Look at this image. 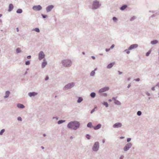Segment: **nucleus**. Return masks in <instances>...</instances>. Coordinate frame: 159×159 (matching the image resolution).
<instances>
[{
	"instance_id": "nucleus-23",
	"label": "nucleus",
	"mask_w": 159,
	"mask_h": 159,
	"mask_svg": "<svg viewBox=\"0 0 159 159\" xmlns=\"http://www.w3.org/2000/svg\"><path fill=\"white\" fill-rule=\"evenodd\" d=\"M157 42H158V41L157 40H154V41H151V43L152 44H155L157 43Z\"/></svg>"
},
{
	"instance_id": "nucleus-54",
	"label": "nucleus",
	"mask_w": 159,
	"mask_h": 159,
	"mask_svg": "<svg viewBox=\"0 0 159 159\" xmlns=\"http://www.w3.org/2000/svg\"><path fill=\"white\" fill-rule=\"evenodd\" d=\"M41 148L43 149H44V147H42Z\"/></svg>"
},
{
	"instance_id": "nucleus-30",
	"label": "nucleus",
	"mask_w": 159,
	"mask_h": 159,
	"mask_svg": "<svg viewBox=\"0 0 159 159\" xmlns=\"http://www.w3.org/2000/svg\"><path fill=\"white\" fill-rule=\"evenodd\" d=\"M83 100V99L82 98H79L78 99V101H77V102H81Z\"/></svg>"
},
{
	"instance_id": "nucleus-1",
	"label": "nucleus",
	"mask_w": 159,
	"mask_h": 159,
	"mask_svg": "<svg viewBox=\"0 0 159 159\" xmlns=\"http://www.w3.org/2000/svg\"><path fill=\"white\" fill-rule=\"evenodd\" d=\"M80 126L79 123L77 121H71L67 125L68 128H72L75 130L78 128Z\"/></svg>"
},
{
	"instance_id": "nucleus-39",
	"label": "nucleus",
	"mask_w": 159,
	"mask_h": 159,
	"mask_svg": "<svg viewBox=\"0 0 159 159\" xmlns=\"http://www.w3.org/2000/svg\"><path fill=\"white\" fill-rule=\"evenodd\" d=\"M135 19V17H133L131 18L130 19V20L131 21H132V20H134Z\"/></svg>"
},
{
	"instance_id": "nucleus-55",
	"label": "nucleus",
	"mask_w": 159,
	"mask_h": 159,
	"mask_svg": "<svg viewBox=\"0 0 159 159\" xmlns=\"http://www.w3.org/2000/svg\"><path fill=\"white\" fill-rule=\"evenodd\" d=\"M104 140H103V143H104Z\"/></svg>"
},
{
	"instance_id": "nucleus-27",
	"label": "nucleus",
	"mask_w": 159,
	"mask_h": 159,
	"mask_svg": "<svg viewBox=\"0 0 159 159\" xmlns=\"http://www.w3.org/2000/svg\"><path fill=\"white\" fill-rule=\"evenodd\" d=\"M16 51L17 53H18L20 52H21V51L19 48H18L16 49Z\"/></svg>"
},
{
	"instance_id": "nucleus-5",
	"label": "nucleus",
	"mask_w": 159,
	"mask_h": 159,
	"mask_svg": "<svg viewBox=\"0 0 159 159\" xmlns=\"http://www.w3.org/2000/svg\"><path fill=\"white\" fill-rule=\"evenodd\" d=\"M74 86V84L73 83H71V84H69L66 85L64 87V90H67L69 89H70L72 87Z\"/></svg>"
},
{
	"instance_id": "nucleus-25",
	"label": "nucleus",
	"mask_w": 159,
	"mask_h": 159,
	"mask_svg": "<svg viewBox=\"0 0 159 159\" xmlns=\"http://www.w3.org/2000/svg\"><path fill=\"white\" fill-rule=\"evenodd\" d=\"M92 98H94L95 96V93H92L90 94Z\"/></svg>"
},
{
	"instance_id": "nucleus-48",
	"label": "nucleus",
	"mask_w": 159,
	"mask_h": 159,
	"mask_svg": "<svg viewBox=\"0 0 159 159\" xmlns=\"http://www.w3.org/2000/svg\"><path fill=\"white\" fill-rule=\"evenodd\" d=\"M16 30H17V32H18V31H19V29H18V28H16Z\"/></svg>"
},
{
	"instance_id": "nucleus-9",
	"label": "nucleus",
	"mask_w": 159,
	"mask_h": 159,
	"mask_svg": "<svg viewBox=\"0 0 159 159\" xmlns=\"http://www.w3.org/2000/svg\"><path fill=\"white\" fill-rule=\"evenodd\" d=\"M131 146V143H129L127 144L124 147V150L125 151H126L128 150Z\"/></svg>"
},
{
	"instance_id": "nucleus-45",
	"label": "nucleus",
	"mask_w": 159,
	"mask_h": 159,
	"mask_svg": "<svg viewBox=\"0 0 159 159\" xmlns=\"http://www.w3.org/2000/svg\"><path fill=\"white\" fill-rule=\"evenodd\" d=\"M30 58H31V56H28L27 57V58L28 59Z\"/></svg>"
},
{
	"instance_id": "nucleus-35",
	"label": "nucleus",
	"mask_w": 159,
	"mask_h": 159,
	"mask_svg": "<svg viewBox=\"0 0 159 159\" xmlns=\"http://www.w3.org/2000/svg\"><path fill=\"white\" fill-rule=\"evenodd\" d=\"M25 64L26 65H29L30 64V62L29 61H28L26 62Z\"/></svg>"
},
{
	"instance_id": "nucleus-59",
	"label": "nucleus",
	"mask_w": 159,
	"mask_h": 159,
	"mask_svg": "<svg viewBox=\"0 0 159 159\" xmlns=\"http://www.w3.org/2000/svg\"><path fill=\"white\" fill-rule=\"evenodd\" d=\"M70 138H72V137H70Z\"/></svg>"
},
{
	"instance_id": "nucleus-32",
	"label": "nucleus",
	"mask_w": 159,
	"mask_h": 159,
	"mask_svg": "<svg viewBox=\"0 0 159 159\" xmlns=\"http://www.w3.org/2000/svg\"><path fill=\"white\" fill-rule=\"evenodd\" d=\"M103 104L105 105L106 107H108V105L107 103V102H104Z\"/></svg>"
},
{
	"instance_id": "nucleus-40",
	"label": "nucleus",
	"mask_w": 159,
	"mask_h": 159,
	"mask_svg": "<svg viewBox=\"0 0 159 159\" xmlns=\"http://www.w3.org/2000/svg\"><path fill=\"white\" fill-rule=\"evenodd\" d=\"M130 140H131V139L130 138H128L127 139V142H129L130 141Z\"/></svg>"
},
{
	"instance_id": "nucleus-37",
	"label": "nucleus",
	"mask_w": 159,
	"mask_h": 159,
	"mask_svg": "<svg viewBox=\"0 0 159 159\" xmlns=\"http://www.w3.org/2000/svg\"><path fill=\"white\" fill-rule=\"evenodd\" d=\"M86 137L88 139H90V136L88 134L87 135Z\"/></svg>"
},
{
	"instance_id": "nucleus-16",
	"label": "nucleus",
	"mask_w": 159,
	"mask_h": 159,
	"mask_svg": "<svg viewBox=\"0 0 159 159\" xmlns=\"http://www.w3.org/2000/svg\"><path fill=\"white\" fill-rule=\"evenodd\" d=\"M13 6L12 4H11L9 5V8L8 9V11H11L13 9Z\"/></svg>"
},
{
	"instance_id": "nucleus-36",
	"label": "nucleus",
	"mask_w": 159,
	"mask_h": 159,
	"mask_svg": "<svg viewBox=\"0 0 159 159\" xmlns=\"http://www.w3.org/2000/svg\"><path fill=\"white\" fill-rule=\"evenodd\" d=\"M17 119L19 121H21L22 120V118L20 117H18Z\"/></svg>"
},
{
	"instance_id": "nucleus-28",
	"label": "nucleus",
	"mask_w": 159,
	"mask_h": 159,
	"mask_svg": "<svg viewBox=\"0 0 159 159\" xmlns=\"http://www.w3.org/2000/svg\"><path fill=\"white\" fill-rule=\"evenodd\" d=\"M34 30L36 32H39V31H40V30H39V29L38 28H35Z\"/></svg>"
},
{
	"instance_id": "nucleus-29",
	"label": "nucleus",
	"mask_w": 159,
	"mask_h": 159,
	"mask_svg": "<svg viewBox=\"0 0 159 159\" xmlns=\"http://www.w3.org/2000/svg\"><path fill=\"white\" fill-rule=\"evenodd\" d=\"M5 130L4 129H2L0 132V135H2L3 133L5 132Z\"/></svg>"
},
{
	"instance_id": "nucleus-58",
	"label": "nucleus",
	"mask_w": 159,
	"mask_h": 159,
	"mask_svg": "<svg viewBox=\"0 0 159 159\" xmlns=\"http://www.w3.org/2000/svg\"><path fill=\"white\" fill-rule=\"evenodd\" d=\"M44 136H45V134H44Z\"/></svg>"
},
{
	"instance_id": "nucleus-8",
	"label": "nucleus",
	"mask_w": 159,
	"mask_h": 159,
	"mask_svg": "<svg viewBox=\"0 0 159 159\" xmlns=\"http://www.w3.org/2000/svg\"><path fill=\"white\" fill-rule=\"evenodd\" d=\"M44 54L43 52L41 51L40 52L39 55V60H41L44 57Z\"/></svg>"
},
{
	"instance_id": "nucleus-53",
	"label": "nucleus",
	"mask_w": 159,
	"mask_h": 159,
	"mask_svg": "<svg viewBox=\"0 0 159 159\" xmlns=\"http://www.w3.org/2000/svg\"><path fill=\"white\" fill-rule=\"evenodd\" d=\"M2 16V14H0V17H1Z\"/></svg>"
},
{
	"instance_id": "nucleus-21",
	"label": "nucleus",
	"mask_w": 159,
	"mask_h": 159,
	"mask_svg": "<svg viewBox=\"0 0 159 159\" xmlns=\"http://www.w3.org/2000/svg\"><path fill=\"white\" fill-rule=\"evenodd\" d=\"M127 7V6L126 5H124L121 7L120 8V9L121 10H123L125 9Z\"/></svg>"
},
{
	"instance_id": "nucleus-19",
	"label": "nucleus",
	"mask_w": 159,
	"mask_h": 159,
	"mask_svg": "<svg viewBox=\"0 0 159 159\" xmlns=\"http://www.w3.org/2000/svg\"><path fill=\"white\" fill-rule=\"evenodd\" d=\"M9 94H10V92L9 91H6V93H5V96H4V98H7L9 96Z\"/></svg>"
},
{
	"instance_id": "nucleus-47",
	"label": "nucleus",
	"mask_w": 159,
	"mask_h": 159,
	"mask_svg": "<svg viewBox=\"0 0 159 159\" xmlns=\"http://www.w3.org/2000/svg\"><path fill=\"white\" fill-rule=\"evenodd\" d=\"M94 109H93V110H92L91 111V113H92L93 112V111H94Z\"/></svg>"
},
{
	"instance_id": "nucleus-24",
	"label": "nucleus",
	"mask_w": 159,
	"mask_h": 159,
	"mask_svg": "<svg viewBox=\"0 0 159 159\" xmlns=\"http://www.w3.org/2000/svg\"><path fill=\"white\" fill-rule=\"evenodd\" d=\"M87 126L89 127H92V123L91 122H89V123H88V124H87Z\"/></svg>"
},
{
	"instance_id": "nucleus-52",
	"label": "nucleus",
	"mask_w": 159,
	"mask_h": 159,
	"mask_svg": "<svg viewBox=\"0 0 159 159\" xmlns=\"http://www.w3.org/2000/svg\"><path fill=\"white\" fill-rule=\"evenodd\" d=\"M109 102H111L112 101L111 100V99H109Z\"/></svg>"
},
{
	"instance_id": "nucleus-33",
	"label": "nucleus",
	"mask_w": 159,
	"mask_h": 159,
	"mask_svg": "<svg viewBox=\"0 0 159 159\" xmlns=\"http://www.w3.org/2000/svg\"><path fill=\"white\" fill-rule=\"evenodd\" d=\"M151 51H149L146 54V56H148L149 54L151 53Z\"/></svg>"
},
{
	"instance_id": "nucleus-26",
	"label": "nucleus",
	"mask_w": 159,
	"mask_h": 159,
	"mask_svg": "<svg viewBox=\"0 0 159 159\" xmlns=\"http://www.w3.org/2000/svg\"><path fill=\"white\" fill-rule=\"evenodd\" d=\"M64 122H65V120H60L58 121L57 123L58 124H60Z\"/></svg>"
},
{
	"instance_id": "nucleus-44",
	"label": "nucleus",
	"mask_w": 159,
	"mask_h": 159,
	"mask_svg": "<svg viewBox=\"0 0 159 159\" xmlns=\"http://www.w3.org/2000/svg\"><path fill=\"white\" fill-rule=\"evenodd\" d=\"M48 76H47L45 79V80H48Z\"/></svg>"
},
{
	"instance_id": "nucleus-12",
	"label": "nucleus",
	"mask_w": 159,
	"mask_h": 159,
	"mask_svg": "<svg viewBox=\"0 0 159 159\" xmlns=\"http://www.w3.org/2000/svg\"><path fill=\"white\" fill-rule=\"evenodd\" d=\"M53 7V6L52 5H51L48 6L46 8V10L47 12L50 11L52 8Z\"/></svg>"
},
{
	"instance_id": "nucleus-14",
	"label": "nucleus",
	"mask_w": 159,
	"mask_h": 159,
	"mask_svg": "<svg viewBox=\"0 0 159 159\" xmlns=\"http://www.w3.org/2000/svg\"><path fill=\"white\" fill-rule=\"evenodd\" d=\"M37 94V93L35 92L30 93L28 95L30 97L34 96Z\"/></svg>"
},
{
	"instance_id": "nucleus-50",
	"label": "nucleus",
	"mask_w": 159,
	"mask_h": 159,
	"mask_svg": "<svg viewBox=\"0 0 159 159\" xmlns=\"http://www.w3.org/2000/svg\"><path fill=\"white\" fill-rule=\"evenodd\" d=\"M92 58H93V59H94L95 58L94 57H92Z\"/></svg>"
},
{
	"instance_id": "nucleus-7",
	"label": "nucleus",
	"mask_w": 159,
	"mask_h": 159,
	"mask_svg": "<svg viewBox=\"0 0 159 159\" xmlns=\"http://www.w3.org/2000/svg\"><path fill=\"white\" fill-rule=\"evenodd\" d=\"M109 89V88L108 87H105L102 88L100 89L99 91V92L100 93H102L107 91Z\"/></svg>"
},
{
	"instance_id": "nucleus-13",
	"label": "nucleus",
	"mask_w": 159,
	"mask_h": 159,
	"mask_svg": "<svg viewBox=\"0 0 159 159\" xmlns=\"http://www.w3.org/2000/svg\"><path fill=\"white\" fill-rule=\"evenodd\" d=\"M101 125L100 124H98L97 126L93 127V128L95 130H97L101 128Z\"/></svg>"
},
{
	"instance_id": "nucleus-17",
	"label": "nucleus",
	"mask_w": 159,
	"mask_h": 159,
	"mask_svg": "<svg viewBox=\"0 0 159 159\" xmlns=\"http://www.w3.org/2000/svg\"><path fill=\"white\" fill-rule=\"evenodd\" d=\"M112 99L115 101V103L116 104H117V105H119L120 104V102L119 101L116 100V99L115 98H113Z\"/></svg>"
},
{
	"instance_id": "nucleus-31",
	"label": "nucleus",
	"mask_w": 159,
	"mask_h": 159,
	"mask_svg": "<svg viewBox=\"0 0 159 159\" xmlns=\"http://www.w3.org/2000/svg\"><path fill=\"white\" fill-rule=\"evenodd\" d=\"M95 73L94 71H92L90 73V75L91 76H93L94 75Z\"/></svg>"
},
{
	"instance_id": "nucleus-3",
	"label": "nucleus",
	"mask_w": 159,
	"mask_h": 159,
	"mask_svg": "<svg viewBox=\"0 0 159 159\" xmlns=\"http://www.w3.org/2000/svg\"><path fill=\"white\" fill-rule=\"evenodd\" d=\"M99 147V145L98 143L96 142L94 144L93 148V150L94 151H96L98 150Z\"/></svg>"
},
{
	"instance_id": "nucleus-20",
	"label": "nucleus",
	"mask_w": 159,
	"mask_h": 159,
	"mask_svg": "<svg viewBox=\"0 0 159 159\" xmlns=\"http://www.w3.org/2000/svg\"><path fill=\"white\" fill-rule=\"evenodd\" d=\"M47 64V63L46 61H44L42 63V68H44L46 65Z\"/></svg>"
},
{
	"instance_id": "nucleus-22",
	"label": "nucleus",
	"mask_w": 159,
	"mask_h": 159,
	"mask_svg": "<svg viewBox=\"0 0 159 159\" xmlns=\"http://www.w3.org/2000/svg\"><path fill=\"white\" fill-rule=\"evenodd\" d=\"M22 10L21 9H18L16 11L17 13H21L22 12Z\"/></svg>"
},
{
	"instance_id": "nucleus-56",
	"label": "nucleus",
	"mask_w": 159,
	"mask_h": 159,
	"mask_svg": "<svg viewBox=\"0 0 159 159\" xmlns=\"http://www.w3.org/2000/svg\"><path fill=\"white\" fill-rule=\"evenodd\" d=\"M119 74H121V73H120V71H119Z\"/></svg>"
},
{
	"instance_id": "nucleus-10",
	"label": "nucleus",
	"mask_w": 159,
	"mask_h": 159,
	"mask_svg": "<svg viewBox=\"0 0 159 159\" xmlns=\"http://www.w3.org/2000/svg\"><path fill=\"white\" fill-rule=\"evenodd\" d=\"M138 47L137 44H134L131 45L129 48V50H130L132 49Z\"/></svg>"
},
{
	"instance_id": "nucleus-51",
	"label": "nucleus",
	"mask_w": 159,
	"mask_h": 159,
	"mask_svg": "<svg viewBox=\"0 0 159 159\" xmlns=\"http://www.w3.org/2000/svg\"><path fill=\"white\" fill-rule=\"evenodd\" d=\"M124 138V137H120V139H122Z\"/></svg>"
},
{
	"instance_id": "nucleus-57",
	"label": "nucleus",
	"mask_w": 159,
	"mask_h": 159,
	"mask_svg": "<svg viewBox=\"0 0 159 159\" xmlns=\"http://www.w3.org/2000/svg\"><path fill=\"white\" fill-rule=\"evenodd\" d=\"M105 96H107V94H105Z\"/></svg>"
},
{
	"instance_id": "nucleus-4",
	"label": "nucleus",
	"mask_w": 159,
	"mask_h": 159,
	"mask_svg": "<svg viewBox=\"0 0 159 159\" xmlns=\"http://www.w3.org/2000/svg\"><path fill=\"white\" fill-rule=\"evenodd\" d=\"M99 6L100 4H99V2L97 1H94L93 4V8L94 9H97Z\"/></svg>"
},
{
	"instance_id": "nucleus-49",
	"label": "nucleus",
	"mask_w": 159,
	"mask_h": 159,
	"mask_svg": "<svg viewBox=\"0 0 159 159\" xmlns=\"http://www.w3.org/2000/svg\"><path fill=\"white\" fill-rule=\"evenodd\" d=\"M130 85L129 84V85H128V88H129L130 87Z\"/></svg>"
},
{
	"instance_id": "nucleus-2",
	"label": "nucleus",
	"mask_w": 159,
	"mask_h": 159,
	"mask_svg": "<svg viewBox=\"0 0 159 159\" xmlns=\"http://www.w3.org/2000/svg\"><path fill=\"white\" fill-rule=\"evenodd\" d=\"M62 64L64 66L67 67L70 66L71 62L70 60H64L62 61Z\"/></svg>"
},
{
	"instance_id": "nucleus-11",
	"label": "nucleus",
	"mask_w": 159,
	"mask_h": 159,
	"mask_svg": "<svg viewBox=\"0 0 159 159\" xmlns=\"http://www.w3.org/2000/svg\"><path fill=\"white\" fill-rule=\"evenodd\" d=\"M122 126V124L120 123H117L115 124L113 126L114 128L120 127Z\"/></svg>"
},
{
	"instance_id": "nucleus-34",
	"label": "nucleus",
	"mask_w": 159,
	"mask_h": 159,
	"mask_svg": "<svg viewBox=\"0 0 159 159\" xmlns=\"http://www.w3.org/2000/svg\"><path fill=\"white\" fill-rule=\"evenodd\" d=\"M141 114V111H139L137 112V115L139 116H140Z\"/></svg>"
},
{
	"instance_id": "nucleus-18",
	"label": "nucleus",
	"mask_w": 159,
	"mask_h": 159,
	"mask_svg": "<svg viewBox=\"0 0 159 159\" xmlns=\"http://www.w3.org/2000/svg\"><path fill=\"white\" fill-rule=\"evenodd\" d=\"M17 106L18 107L21 108H23L25 107L23 105L20 104H18L17 105Z\"/></svg>"
},
{
	"instance_id": "nucleus-43",
	"label": "nucleus",
	"mask_w": 159,
	"mask_h": 159,
	"mask_svg": "<svg viewBox=\"0 0 159 159\" xmlns=\"http://www.w3.org/2000/svg\"><path fill=\"white\" fill-rule=\"evenodd\" d=\"M42 16L43 18H45L47 16H45L43 15H42Z\"/></svg>"
},
{
	"instance_id": "nucleus-41",
	"label": "nucleus",
	"mask_w": 159,
	"mask_h": 159,
	"mask_svg": "<svg viewBox=\"0 0 159 159\" xmlns=\"http://www.w3.org/2000/svg\"><path fill=\"white\" fill-rule=\"evenodd\" d=\"M135 80L137 81H139L140 80V79L139 78H137Z\"/></svg>"
},
{
	"instance_id": "nucleus-42",
	"label": "nucleus",
	"mask_w": 159,
	"mask_h": 159,
	"mask_svg": "<svg viewBox=\"0 0 159 159\" xmlns=\"http://www.w3.org/2000/svg\"><path fill=\"white\" fill-rule=\"evenodd\" d=\"M114 47V44H113L112 45V46H111V48L112 49V48H113Z\"/></svg>"
},
{
	"instance_id": "nucleus-15",
	"label": "nucleus",
	"mask_w": 159,
	"mask_h": 159,
	"mask_svg": "<svg viewBox=\"0 0 159 159\" xmlns=\"http://www.w3.org/2000/svg\"><path fill=\"white\" fill-rule=\"evenodd\" d=\"M115 64L114 62H113L112 63H110L107 66V68H111L112 66Z\"/></svg>"
},
{
	"instance_id": "nucleus-6",
	"label": "nucleus",
	"mask_w": 159,
	"mask_h": 159,
	"mask_svg": "<svg viewBox=\"0 0 159 159\" xmlns=\"http://www.w3.org/2000/svg\"><path fill=\"white\" fill-rule=\"evenodd\" d=\"M42 8V7L40 5L35 6L33 7V9L35 11L40 10Z\"/></svg>"
},
{
	"instance_id": "nucleus-38",
	"label": "nucleus",
	"mask_w": 159,
	"mask_h": 159,
	"mask_svg": "<svg viewBox=\"0 0 159 159\" xmlns=\"http://www.w3.org/2000/svg\"><path fill=\"white\" fill-rule=\"evenodd\" d=\"M113 20L114 21H116L117 19L116 17H113Z\"/></svg>"
},
{
	"instance_id": "nucleus-46",
	"label": "nucleus",
	"mask_w": 159,
	"mask_h": 159,
	"mask_svg": "<svg viewBox=\"0 0 159 159\" xmlns=\"http://www.w3.org/2000/svg\"><path fill=\"white\" fill-rule=\"evenodd\" d=\"M130 52L128 50H126V53L127 54H129Z\"/></svg>"
}]
</instances>
